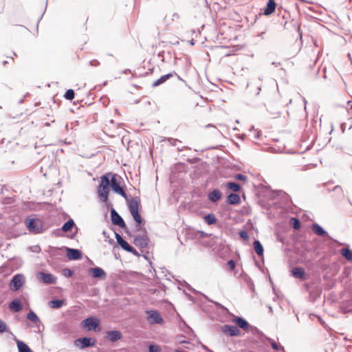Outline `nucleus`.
<instances>
[{
    "instance_id": "f257e3e1",
    "label": "nucleus",
    "mask_w": 352,
    "mask_h": 352,
    "mask_svg": "<svg viewBox=\"0 0 352 352\" xmlns=\"http://www.w3.org/2000/svg\"><path fill=\"white\" fill-rule=\"evenodd\" d=\"M122 178L116 173H107L100 177V182L97 188V193L100 201L108 199L110 188L126 200L127 195L122 185Z\"/></svg>"
},
{
    "instance_id": "f03ea898",
    "label": "nucleus",
    "mask_w": 352,
    "mask_h": 352,
    "mask_svg": "<svg viewBox=\"0 0 352 352\" xmlns=\"http://www.w3.org/2000/svg\"><path fill=\"white\" fill-rule=\"evenodd\" d=\"M25 226L28 230L34 234H41L44 231L43 221L38 218H27Z\"/></svg>"
},
{
    "instance_id": "7ed1b4c3",
    "label": "nucleus",
    "mask_w": 352,
    "mask_h": 352,
    "mask_svg": "<svg viewBox=\"0 0 352 352\" xmlns=\"http://www.w3.org/2000/svg\"><path fill=\"white\" fill-rule=\"evenodd\" d=\"M100 322V320L96 316H89L81 322V327L87 331L98 332L101 329Z\"/></svg>"
},
{
    "instance_id": "20e7f679",
    "label": "nucleus",
    "mask_w": 352,
    "mask_h": 352,
    "mask_svg": "<svg viewBox=\"0 0 352 352\" xmlns=\"http://www.w3.org/2000/svg\"><path fill=\"white\" fill-rule=\"evenodd\" d=\"M110 215L112 224L115 226H118L121 228L124 229L125 233L131 236L130 232L123 218L118 214V212L115 210V208H112V210H111Z\"/></svg>"
},
{
    "instance_id": "39448f33",
    "label": "nucleus",
    "mask_w": 352,
    "mask_h": 352,
    "mask_svg": "<svg viewBox=\"0 0 352 352\" xmlns=\"http://www.w3.org/2000/svg\"><path fill=\"white\" fill-rule=\"evenodd\" d=\"M64 252L69 261H77L82 258V252L81 250L75 248L63 246Z\"/></svg>"
},
{
    "instance_id": "423d86ee",
    "label": "nucleus",
    "mask_w": 352,
    "mask_h": 352,
    "mask_svg": "<svg viewBox=\"0 0 352 352\" xmlns=\"http://www.w3.org/2000/svg\"><path fill=\"white\" fill-rule=\"evenodd\" d=\"M73 228H75L76 230L74 233H72L69 237L70 239H74L75 236H76L77 233H78V227L76 226V223L74 222V221L73 220V219L72 218H69L68 220H67L64 223L63 225L62 226V227L60 228V230H58L57 232H60V231H62V232H69V231H71L72 229Z\"/></svg>"
},
{
    "instance_id": "0eeeda50",
    "label": "nucleus",
    "mask_w": 352,
    "mask_h": 352,
    "mask_svg": "<svg viewBox=\"0 0 352 352\" xmlns=\"http://www.w3.org/2000/svg\"><path fill=\"white\" fill-rule=\"evenodd\" d=\"M74 343L76 346L80 349H82L85 348L94 346L96 344V340L89 337H82L76 339Z\"/></svg>"
},
{
    "instance_id": "6e6552de",
    "label": "nucleus",
    "mask_w": 352,
    "mask_h": 352,
    "mask_svg": "<svg viewBox=\"0 0 352 352\" xmlns=\"http://www.w3.org/2000/svg\"><path fill=\"white\" fill-rule=\"evenodd\" d=\"M25 283V277L22 274H16L11 279L10 287L13 291H18Z\"/></svg>"
},
{
    "instance_id": "1a4fd4ad",
    "label": "nucleus",
    "mask_w": 352,
    "mask_h": 352,
    "mask_svg": "<svg viewBox=\"0 0 352 352\" xmlns=\"http://www.w3.org/2000/svg\"><path fill=\"white\" fill-rule=\"evenodd\" d=\"M144 234L137 235L133 240V243L140 249H144L148 247L149 244V238L147 235V232H144Z\"/></svg>"
},
{
    "instance_id": "9d476101",
    "label": "nucleus",
    "mask_w": 352,
    "mask_h": 352,
    "mask_svg": "<svg viewBox=\"0 0 352 352\" xmlns=\"http://www.w3.org/2000/svg\"><path fill=\"white\" fill-rule=\"evenodd\" d=\"M305 287L307 291L309 292V300L311 302H315L320 296L322 292V289L320 285H316L310 288L308 284H305Z\"/></svg>"
},
{
    "instance_id": "9b49d317",
    "label": "nucleus",
    "mask_w": 352,
    "mask_h": 352,
    "mask_svg": "<svg viewBox=\"0 0 352 352\" xmlns=\"http://www.w3.org/2000/svg\"><path fill=\"white\" fill-rule=\"evenodd\" d=\"M221 330L228 336L233 337L241 336V331L234 325L224 324L221 327Z\"/></svg>"
},
{
    "instance_id": "f8f14e48",
    "label": "nucleus",
    "mask_w": 352,
    "mask_h": 352,
    "mask_svg": "<svg viewBox=\"0 0 352 352\" xmlns=\"http://www.w3.org/2000/svg\"><path fill=\"white\" fill-rule=\"evenodd\" d=\"M278 197H280L283 201L286 204H288L289 202L292 201L290 197L288 194L285 192L283 190H272V189H270V195L269 198L270 199H274Z\"/></svg>"
},
{
    "instance_id": "ddd939ff",
    "label": "nucleus",
    "mask_w": 352,
    "mask_h": 352,
    "mask_svg": "<svg viewBox=\"0 0 352 352\" xmlns=\"http://www.w3.org/2000/svg\"><path fill=\"white\" fill-rule=\"evenodd\" d=\"M38 276L43 283L47 285L55 284L56 282V278L51 273L39 272Z\"/></svg>"
},
{
    "instance_id": "4468645a",
    "label": "nucleus",
    "mask_w": 352,
    "mask_h": 352,
    "mask_svg": "<svg viewBox=\"0 0 352 352\" xmlns=\"http://www.w3.org/2000/svg\"><path fill=\"white\" fill-rule=\"evenodd\" d=\"M146 313L151 324H162L163 322V318L158 311L149 310Z\"/></svg>"
},
{
    "instance_id": "2eb2a0df",
    "label": "nucleus",
    "mask_w": 352,
    "mask_h": 352,
    "mask_svg": "<svg viewBox=\"0 0 352 352\" xmlns=\"http://www.w3.org/2000/svg\"><path fill=\"white\" fill-rule=\"evenodd\" d=\"M89 274L94 278H99L102 280L104 279L107 276L105 271L100 267L90 268L89 270Z\"/></svg>"
},
{
    "instance_id": "dca6fc26",
    "label": "nucleus",
    "mask_w": 352,
    "mask_h": 352,
    "mask_svg": "<svg viewBox=\"0 0 352 352\" xmlns=\"http://www.w3.org/2000/svg\"><path fill=\"white\" fill-rule=\"evenodd\" d=\"M122 338V333L119 330H110L106 333L105 338L111 342H116Z\"/></svg>"
},
{
    "instance_id": "f3484780",
    "label": "nucleus",
    "mask_w": 352,
    "mask_h": 352,
    "mask_svg": "<svg viewBox=\"0 0 352 352\" xmlns=\"http://www.w3.org/2000/svg\"><path fill=\"white\" fill-rule=\"evenodd\" d=\"M126 201L128 202L129 210L132 216L140 214V212H139L140 202L138 200H137L135 198H133L129 200L127 199Z\"/></svg>"
},
{
    "instance_id": "a211bd4d",
    "label": "nucleus",
    "mask_w": 352,
    "mask_h": 352,
    "mask_svg": "<svg viewBox=\"0 0 352 352\" xmlns=\"http://www.w3.org/2000/svg\"><path fill=\"white\" fill-rule=\"evenodd\" d=\"M312 231L314 234H316L318 236H322V237H327L329 239H332L331 236L328 234V232L318 223H314L311 226Z\"/></svg>"
},
{
    "instance_id": "6ab92c4d",
    "label": "nucleus",
    "mask_w": 352,
    "mask_h": 352,
    "mask_svg": "<svg viewBox=\"0 0 352 352\" xmlns=\"http://www.w3.org/2000/svg\"><path fill=\"white\" fill-rule=\"evenodd\" d=\"M222 197L223 193L218 188L213 189L209 192L207 195L208 199L211 203H217L222 198Z\"/></svg>"
},
{
    "instance_id": "aec40b11",
    "label": "nucleus",
    "mask_w": 352,
    "mask_h": 352,
    "mask_svg": "<svg viewBox=\"0 0 352 352\" xmlns=\"http://www.w3.org/2000/svg\"><path fill=\"white\" fill-rule=\"evenodd\" d=\"M232 321L236 326L246 331H248L251 327V324L245 318L241 316H234Z\"/></svg>"
},
{
    "instance_id": "412c9836",
    "label": "nucleus",
    "mask_w": 352,
    "mask_h": 352,
    "mask_svg": "<svg viewBox=\"0 0 352 352\" xmlns=\"http://www.w3.org/2000/svg\"><path fill=\"white\" fill-rule=\"evenodd\" d=\"M241 202V197L237 193L230 192L226 197V203L230 205H239Z\"/></svg>"
},
{
    "instance_id": "4be33fe9",
    "label": "nucleus",
    "mask_w": 352,
    "mask_h": 352,
    "mask_svg": "<svg viewBox=\"0 0 352 352\" xmlns=\"http://www.w3.org/2000/svg\"><path fill=\"white\" fill-rule=\"evenodd\" d=\"M276 3L275 0H268L266 7L263 9V14L265 16H270L275 12Z\"/></svg>"
},
{
    "instance_id": "5701e85b",
    "label": "nucleus",
    "mask_w": 352,
    "mask_h": 352,
    "mask_svg": "<svg viewBox=\"0 0 352 352\" xmlns=\"http://www.w3.org/2000/svg\"><path fill=\"white\" fill-rule=\"evenodd\" d=\"M133 220L135 221V230L136 231H140L146 232V230L144 228V219L141 217L140 214L132 216Z\"/></svg>"
},
{
    "instance_id": "b1692460",
    "label": "nucleus",
    "mask_w": 352,
    "mask_h": 352,
    "mask_svg": "<svg viewBox=\"0 0 352 352\" xmlns=\"http://www.w3.org/2000/svg\"><path fill=\"white\" fill-rule=\"evenodd\" d=\"M174 75H176V72H170L168 74H166L165 75L162 76L160 78H159L157 80L154 81L152 84L153 87H158L165 82H166L168 79H170L171 77H173Z\"/></svg>"
},
{
    "instance_id": "393cba45",
    "label": "nucleus",
    "mask_w": 352,
    "mask_h": 352,
    "mask_svg": "<svg viewBox=\"0 0 352 352\" xmlns=\"http://www.w3.org/2000/svg\"><path fill=\"white\" fill-rule=\"evenodd\" d=\"M63 246L62 248L49 246L48 248V252L50 256L57 258H59L63 256Z\"/></svg>"
},
{
    "instance_id": "a878e982",
    "label": "nucleus",
    "mask_w": 352,
    "mask_h": 352,
    "mask_svg": "<svg viewBox=\"0 0 352 352\" xmlns=\"http://www.w3.org/2000/svg\"><path fill=\"white\" fill-rule=\"evenodd\" d=\"M292 275L296 278L305 279V270L301 267H295L292 270Z\"/></svg>"
},
{
    "instance_id": "bb28decb",
    "label": "nucleus",
    "mask_w": 352,
    "mask_h": 352,
    "mask_svg": "<svg viewBox=\"0 0 352 352\" xmlns=\"http://www.w3.org/2000/svg\"><path fill=\"white\" fill-rule=\"evenodd\" d=\"M9 308L13 312H19L23 309V305L19 298H14L9 304Z\"/></svg>"
},
{
    "instance_id": "cd10ccee",
    "label": "nucleus",
    "mask_w": 352,
    "mask_h": 352,
    "mask_svg": "<svg viewBox=\"0 0 352 352\" xmlns=\"http://www.w3.org/2000/svg\"><path fill=\"white\" fill-rule=\"evenodd\" d=\"M254 249L258 256L262 259H264V248L261 243L255 239L253 242Z\"/></svg>"
},
{
    "instance_id": "c85d7f7f",
    "label": "nucleus",
    "mask_w": 352,
    "mask_h": 352,
    "mask_svg": "<svg viewBox=\"0 0 352 352\" xmlns=\"http://www.w3.org/2000/svg\"><path fill=\"white\" fill-rule=\"evenodd\" d=\"M27 318L34 323L38 328L42 324L40 318L33 310H30L27 314Z\"/></svg>"
},
{
    "instance_id": "c756f323",
    "label": "nucleus",
    "mask_w": 352,
    "mask_h": 352,
    "mask_svg": "<svg viewBox=\"0 0 352 352\" xmlns=\"http://www.w3.org/2000/svg\"><path fill=\"white\" fill-rule=\"evenodd\" d=\"M19 352H33L30 346L23 341L20 340H16Z\"/></svg>"
},
{
    "instance_id": "7c9ffc66",
    "label": "nucleus",
    "mask_w": 352,
    "mask_h": 352,
    "mask_svg": "<svg viewBox=\"0 0 352 352\" xmlns=\"http://www.w3.org/2000/svg\"><path fill=\"white\" fill-rule=\"evenodd\" d=\"M224 186L228 189L233 190L234 192H240L242 189L241 186L239 183L234 182H228L224 184Z\"/></svg>"
},
{
    "instance_id": "2f4dec72",
    "label": "nucleus",
    "mask_w": 352,
    "mask_h": 352,
    "mask_svg": "<svg viewBox=\"0 0 352 352\" xmlns=\"http://www.w3.org/2000/svg\"><path fill=\"white\" fill-rule=\"evenodd\" d=\"M49 306L52 309H60L64 305V300L58 298H53L48 302Z\"/></svg>"
},
{
    "instance_id": "473e14b6",
    "label": "nucleus",
    "mask_w": 352,
    "mask_h": 352,
    "mask_svg": "<svg viewBox=\"0 0 352 352\" xmlns=\"http://www.w3.org/2000/svg\"><path fill=\"white\" fill-rule=\"evenodd\" d=\"M204 221L209 226L217 223V219L213 213H208L204 217Z\"/></svg>"
},
{
    "instance_id": "72a5a7b5",
    "label": "nucleus",
    "mask_w": 352,
    "mask_h": 352,
    "mask_svg": "<svg viewBox=\"0 0 352 352\" xmlns=\"http://www.w3.org/2000/svg\"><path fill=\"white\" fill-rule=\"evenodd\" d=\"M264 339L270 343L272 348L274 351H279V350H283V346L279 344H277L273 339H272L266 336H265Z\"/></svg>"
},
{
    "instance_id": "f704fd0d",
    "label": "nucleus",
    "mask_w": 352,
    "mask_h": 352,
    "mask_svg": "<svg viewBox=\"0 0 352 352\" xmlns=\"http://www.w3.org/2000/svg\"><path fill=\"white\" fill-rule=\"evenodd\" d=\"M340 253L348 261H352V250L349 248L342 249Z\"/></svg>"
},
{
    "instance_id": "c9c22d12",
    "label": "nucleus",
    "mask_w": 352,
    "mask_h": 352,
    "mask_svg": "<svg viewBox=\"0 0 352 352\" xmlns=\"http://www.w3.org/2000/svg\"><path fill=\"white\" fill-rule=\"evenodd\" d=\"M289 223L295 230H299L301 228V222L300 219L296 217H292L289 220Z\"/></svg>"
},
{
    "instance_id": "e433bc0d",
    "label": "nucleus",
    "mask_w": 352,
    "mask_h": 352,
    "mask_svg": "<svg viewBox=\"0 0 352 352\" xmlns=\"http://www.w3.org/2000/svg\"><path fill=\"white\" fill-rule=\"evenodd\" d=\"M74 97L75 92L72 89H67L64 94V98L67 100H72L74 98Z\"/></svg>"
},
{
    "instance_id": "4c0bfd02",
    "label": "nucleus",
    "mask_w": 352,
    "mask_h": 352,
    "mask_svg": "<svg viewBox=\"0 0 352 352\" xmlns=\"http://www.w3.org/2000/svg\"><path fill=\"white\" fill-rule=\"evenodd\" d=\"M249 330H250L253 334H258L261 338H264L265 336V335L262 331H261L257 327H254L252 325H251Z\"/></svg>"
},
{
    "instance_id": "58836bf2",
    "label": "nucleus",
    "mask_w": 352,
    "mask_h": 352,
    "mask_svg": "<svg viewBox=\"0 0 352 352\" xmlns=\"http://www.w3.org/2000/svg\"><path fill=\"white\" fill-rule=\"evenodd\" d=\"M148 352H162L160 346L155 344H151L148 346Z\"/></svg>"
},
{
    "instance_id": "ea45409f",
    "label": "nucleus",
    "mask_w": 352,
    "mask_h": 352,
    "mask_svg": "<svg viewBox=\"0 0 352 352\" xmlns=\"http://www.w3.org/2000/svg\"><path fill=\"white\" fill-rule=\"evenodd\" d=\"M180 327L182 330L187 334L193 333L192 329L189 326H188L184 322L180 324Z\"/></svg>"
},
{
    "instance_id": "a19ab883",
    "label": "nucleus",
    "mask_w": 352,
    "mask_h": 352,
    "mask_svg": "<svg viewBox=\"0 0 352 352\" xmlns=\"http://www.w3.org/2000/svg\"><path fill=\"white\" fill-rule=\"evenodd\" d=\"M74 271L67 267L63 270L62 274L65 278H70L74 275Z\"/></svg>"
},
{
    "instance_id": "79ce46f5",
    "label": "nucleus",
    "mask_w": 352,
    "mask_h": 352,
    "mask_svg": "<svg viewBox=\"0 0 352 352\" xmlns=\"http://www.w3.org/2000/svg\"><path fill=\"white\" fill-rule=\"evenodd\" d=\"M9 329L8 328V326L6 323L0 319V333H3L5 332H8Z\"/></svg>"
},
{
    "instance_id": "37998d69",
    "label": "nucleus",
    "mask_w": 352,
    "mask_h": 352,
    "mask_svg": "<svg viewBox=\"0 0 352 352\" xmlns=\"http://www.w3.org/2000/svg\"><path fill=\"white\" fill-rule=\"evenodd\" d=\"M118 245L125 251H128L129 249L130 248V247L131 246V245L129 244V243L123 239L119 243Z\"/></svg>"
},
{
    "instance_id": "c03bdc74",
    "label": "nucleus",
    "mask_w": 352,
    "mask_h": 352,
    "mask_svg": "<svg viewBox=\"0 0 352 352\" xmlns=\"http://www.w3.org/2000/svg\"><path fill=\"white\" fill-rule=\"evenodd\" d=\"M239 236L240 238L245 241H248L249 239V234L246 230H242L239 232Z\"/></svg>"
},
{
    "instance_id": "a18cd8bd",
    "label": "nucleus",
    "mask_w": 352,
    "mask_h": 352,
    "mask_svg": "<svg viewBox=\"0 0 352 352\" xmlns=\"http://www.w3.org/2000/svg\"><path fill=\"white\" fill-rule=\"evenodd\" d=\"M234 178L236 180L241 181V182H247L248 177L242 173H238L234 175Z\"/></svg>"
},
{
    "instance_id": "49530a36",
    "label": "nucleus",
    "mask_w": 352,
    "mask_h": 352,
    "mask_svg": "<svg viewBox=\"0 0 352 352\" xmlns=\"http://www.w3.org/2000/svg\"><path fill=\"white\" fill-rule=\"evenodd\" d=\"M100 201L105 203L107 208L108 210H109L110 212L112 210V208H114L113 204L109 201V199L107 201Z\"/></svg>"
},
{
    "instance_id": "de8ad7c7",
    "label": "nucleus",
    "mask_w": 352,
    "mask_h": 352,
    "mask_svg": "<svg viewBox=\"0 0 352 352\" xmlns=\"http://www.w3.org/2000/svg\"><path fill=\"white\" fill-rule=\"evenodd\" d=\"M127 252L133 254V255H135L136 256H140L139 252L133 246H131Z\"/></svg>"
},
{
    "instance_id": "09e8293b",
    "label": "nucleus",
    "mask_w": 352,
    "mask_h": 352,
    "mask_svg": "<svg viewBox=\"0 0 352 352\" xmlns=\"http://www.w3.org/2000/svg\"><path fill=\"white\" fill-rule=\"evenodd\" d=\"M262 135V132L261 130H256L254 132L253 137L255 140H259Z\"/></svg>"
},
{
    "instance_id": "8fccbe9b",
    "label": "nucleus",
    "mask_w": 352,
    "mask_h": 352,
    "mask_svg": "<svg viewBox=\"0 0 352 352\" xmlns=\"http://www.w3.org/2000/svg\"><path fill=\"white\" fill-rule=\"evenodd\" d=\"M100 64V62L96 59L91 60L89 62V65L90 66H93V67L99 66Z\"/></svg>"
},
{
    "instance_id": "3c124183",
    "label": "nucleus",
    "mask_w": 352,
    "mask_h": 352,
    "mask_svg": "<svg viewBox=\"0 0 352 352\" xmlns=\"http://www.w3.org/2000/svg\"><path fill=\"white\" fill-rule=\"evenodd\" d=\"M115 237L116 239V241H117V243L118 244L122 240H123L124 239L122 238V236L118 232H115Z\"/></svg>"
},
{
    "instance_id": "603ef678",
    "label": "nucleus",
    "mask_w": 352,
    "mask_h": 352,
    "mask_svg": "<svg viewBox=\"0 0 352 352\" xmlns=\"http://www.w3.org/2000/svg\"><path fill=\"white\" fill-rule=\"evenodd\" d=\"M228 265L230 269H233L235 267V261L232 259H230L228 262Z\"/></svg>"
},
{
    "instance_id": "864d4df0",
    "label": "nucleus",
    "mask_w": 352,
    "mask_h": 352,
    "mask_svg": "<svg viewBox=\"0 0 352 352\" xmlns=\"http://www.w3.org/2000/svg\"><path fill=\"white\" fill-rule=\"evenodd\" d=\"M30 248L31 250L34 252H39L41 251V248L39 245L32 246Z\"/></svg>"
},
{
    "instance_id": "5fc2aeb1",
    "label": "nucleus",
    "mask_w": 352,
    "mask_h": 352,
    "mask_svg": "<svg viewBox=\"0 0 352 352\" xmlns=\"http://www.w3.org/2000/svg\"><path fill=\"white\" fill-rule=\"evenodd\" d=\"M333 190L336 191V192L340 191L342 193L343 192L342 188L339 185H337V186H334L333 188Z\"/></svg>"
},
{
    "instance_id": "6e6d98bb",
    "label": "nucleus",
    "mask_w": 352,
    "mask_h": 352,
    "mask_svg": "<svg viewBox=\"0 0 352 352\" xmlns=\"http://www.w3.org/2000/svg\"><path fill=\"white\" fill-rule=\"evenodd\" d=\"M154 68H151L148 69V72H145L144 74L140 73L139 76H144V75H148L149 74H151L153 71Z\"/></svg>"
},
{
    "instance_id": "4d7b16f0",
    "label": "nucleus",
    "mask_w": 352,
    "mask_h": 352,
    "mask_svg": "<svg viewBox=\"0 0 352 352\" xmlns=\"http://www.w3.org/2000/svg\"><path fill=\"white\" fill-rule=\"evenodd\" d=\"M214 303L215 304V305H216L217 307H220V308H221V309H222L223 310H227V309H226L224 306H223L221 304H220V303H219V302H214Z\"/></svg>"
},
{
    "instance_id": "13d9d810",
    "label": "nucleus",
    "mask_w": 352,
    "mask_h": 352,
    "mask_svg": "<svg viewBox=\"0 0 352 352\" xmlns=\"http://www.w3.org/2000/svg\"><path fill=\"white\" fill-rule=\"evenodd\" d=\"M168 141L170 142V143L171 144L175 145V146L176 145V144H175V143H176L177 142H179V140H175V139H173V138H169V139H168Z\"/></svg>"
},
{
    "instance_id": "bf43d9fd",
    "label": "nucleus",
    "mask_w": 352,
    "mask_h": 352,
    "mask_svg": "<svg viewBox=\"0 0 352 352\" xmlns=\"http://www.w3.org/2000/svg\"><path fill=\"white\" fill-rule=\"evenodd\" d=\"M4 199H5V201H4L5 204H11L12 203V199L11 197H6Z\"/></svg>"
},
{
    "instance_id": "052dcab7",
    "label": "nucleus",
    "mask_w": 352,
    "mask_h": 352,
    "mask_svg": "<svg viewBox=\"0 0 352 352\" xmlns=\"http://www.w3.org/2000/svg\"><path fill=\"white\" fill-rule=\"evenodd\" d=\"M102 235L105 238V241H107V239L109 237V236L106 230L102 231Z\"/></svg>"
},
{
    "instance_id": "680f3d73",
    "label": "nucleus",
    "mask_w": 352,
    "mask_h": 352,
    "mask_svg": "<svg viewBox=\"0 0 352 352\" xmlns=\"http://www.w3.org/2000/svg\"><path fill=\"white\" fill-rule=\"evenodd\" d=\"M277 240L278 241H280V243H285V239L282 236H278L277 237Z\"/></svg>"
},
{
    "instance_id": "e2e57ef3",
    "label": "nucleus",
    "mask_w": 352,
    "mask_h": 352,
    "mask_svg": "<svg viewBox=\"0 0 352 352\" xmlns=\"http://www.w3.org/2000/svg\"><path fill=\"white\" fill-rule=\"evenodd\" d=\"M187 288H188V289L189 291H190V292H197L195 289H193V288H192L190 285H188V284L187 285Z\"/></svg>"
},
{
    "instance_id": "0e129e2a",
    "label": "nucleus",
    "mask_w": 352,
    "mask_h": 352,
    "mask_svg": "<svg viewBox=\"0 0 352 352\" xmlns=\"http://www.w3.org/2000/svg\"><path fill=\"white\" fill-rule=\"evenodd\" d=\"M270 113L274 116L275 117H279L280 116V112H270Z\"/></svg>"
},
{
    "instance_id": "69168bd1",
    "label": "nucleus",
    "mask_w": 352,
    "mask_h": 352,
    "mask_svg": "<svg viewBox=\"0 0 352 352\" xmlns=\"http://www.w3.org/2000/svg\"><path fill=\"white\" fill-rule=\"evenodd\" d=\"M348 113L351 115L352 117V104H349V107L348 109Z\"/></svg>"
},
{
    "instance_id": "338daca9",
    "label": "nucleus",
    "mask_w": 352,
    "mask_h": 352,
    "mask_svg": "<svg viewBox=\"0 0 352 352\" xmlns=\"http://www.w3.org/2000/svg\"><path fill=\"white\" fill-rule=\"evenodd\" d=\"M122 74H127V73H132L131 72V70L129 69H125L124 70H122Z\"/></svg>"
},
{
    "instance_id": "774afa93",
    "label": "nucleus",
    "mask_w": 352,
    "mask_h": 352,
    "mask_svg": "<svg viewBox=\"0 0 352 352\" xmlns=\"http://www.w3.org/2000/svg\"><path fill=\"white\" fill-rule=\"evenodd\" d=\"M189 44L190 45H194L195 44V41L192 38L190 41H189Z\"/></svg>"
}]
</instances>
